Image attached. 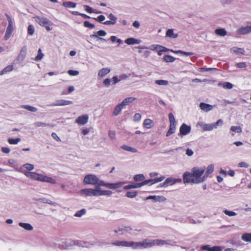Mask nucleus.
Segmentation results:
<instances>
[{
	"label": "nucleus",
	"instance_id": "de8ad7c7",
	"mask_svg": "<svg viewBox=\"0 0 251 251\" xmlns=\"http://www.w3.org/2000/svg\"><path fill=\"white\" fill-rule=\"evenodd\" d=\"M20 141L21 139L20 138H8L7 139L8 143L10 145H17Z\"/></svg>",
	"mask_w": 251,
	"mask_h": 251
},
{
	"label": "nucleus",
	"instance_id": "0e129e2a",
	"mask_svg": "<svg viewBox=\"0 0 251 251\" xmlns=\"http://www.w3.org/2000/svg\"><path fill=\"white\" fill-rule=\"evenodd\" d=\"M132 231L133 229L130 226H125V234L126 233L129 235H131Z\"/></svg>",
	"mask_w": 251,
	"mask_h": 251
},
{
	"label": "nucleus",
	"instance_id": "49530a36",
	"mask_svg": "<svg viewBox=\"0 0 251 251\" xmlns=\"http://www.w3.org/2000/svg\"><path fill=\"white\" fill-rule=\"evenodd\" d=\"M176 60V58L170 55H165L163 57V61L166 62H173Z\"/></svg>",
	"mask_w": 251,
	"mask_h": 251
},
{
	"label": "nucleus",
	"instance_id": "338daca9",
	"mask_svg": "<svg viewBox=\"0 0 251 251\" xmlns=\"http://www.w3.org/2000/svg\"><path fill=\"white\" fill-rule=\"evenodd\" d=\"M236 66L237 67L239 68H245L247 66V65L246 62H238L236 64Z\"/></svg>",
	"mask_w": 251,
	"mask_h": 251
},
{
	"label": "nucleus",
	"instance_id": "c03bdc74",
	"mask_svg": "<svg viewBox=\"0 0 251 251\" xmlns=\"http://www.w3.org/2000/svg\"><path fill=\"white\" fill-rule=\"evenodd\" d=\"M219 86L220 85H222L223 87L225 89H232L233 88V84L230 82H225L223 83H219V84H218Z\"/></svg>",
	"mask_w": 251,
	"mask_h": 251
},
{
	"label": "nucleus",
	"instance_id": "f8f14e48",
	"mask_svg": "<svg viewBox=\"0 0 251 251\" xmlns=\"http://www.w3.org/2000/svg\"><path fill=\"white\" fill-rule=\"evenodd\" d=\"M191 130V127L190 126L183 123L179 128V134L181 136H185L190 132Z\"/></svg>",
	"mask_w": 251,
	"mask_h": 251
},
{
	"label": "nucleus",
	"instance_id": "1a4fd4ad",
	"mask_svg": "<svg viewBox=\"0 0 251 251\" xmlns=\"http://www.w3.org/2000/svg\"><path fill=\"white\" fill-rule=\"evenodd\" d=\"M34 18L35 21L42 26H46V25H50V20L46 17L37 16Z\"/></svg>",
	"mask_w": 251,
	"mask_h": 251
},
{
	"label": "nucleus",
	"instance_id": "0eeeda50",
	"mask_svg": "<svg viewBox=\"0 0 251 251\" xmlns=\"http://www.w3.org/2000/svg\"><path fill=\"white\" fill-rule=\"evenodd\" d=\"M37 181L42 182H47L52 184H54L56 183V180L53 178L41 174H39Z\"/></svg>",
	"mask_w": 251,
	"mask_h": 251
},
{
	"label": "nucleus",
	"instance_id": "72a5a7b5",
	"mask_svg": "<svg viewBox=\"0 0 251 251\" xmlns=\"http://www.w3.org/2000/svg\"><path fill=\"white\" fill-rule=\"evenodd\" d=\"M176 130V124H170L169 129L166 133V136L169 137L174 133Z\"/></svg>",
	"mask_w": 251,
	"mask_h": 251
},
{
	"label": "nucleus",
	"instance_id": "774afa93",
	"mask_svg": "<svg viewBox=\"0 0 251 251\" xmlns=\"http://www.w3.org/2000/svg\"><path fill=\"white\" fill-rule=\"evenodd\" d=\"M84 26L85 27H88L90 28H93L95 26L94 24H91L89 22L87 21L84 22Z\"/></svg>",
	"mask_w": 251,
	"mask_h": 251
},
{
	"label": "nucleus",
	"instance_id": "412c9836",
	"mask_svg": "<svg viewBox=\"0 0 251 251\" xmlns=\"http://www.w3.org/2000/svg\"><path fill=\"white\" fill-rule=\"evenodd\" d=\"M201 249L207 251H222L220 247L216 246L211 247L209 245H204L201 247Z\"/></svg>",
	"mask_w": 251,
	"mask_h": 251
},
{
	"label": "nucleus",
	"instance_id": "bf43d9fd",
	"mask_svg": "<svg viewBox=\"0 0 251 251\" xmlns=\"http://www.w3.org/2000/svg\"><path fill=\"white\" fill-rule=\"evenodd\" d=\"M34 125L36 127L47 126H51L50 124H47V123H43V122H37L35 123Z\"/></svg>",
	"mask_w": 251,
	"mask_h": 251
},
{
	"label": "nucleus",
	"instance_id": "052dcab7",
	"mask_svg": "<svg viewBox=\"0 0 251 251\" xmlns=\"http://www.w3.org/2000/svg\"><path fill=\"white\" fill-rule=\"evenodd\" d=\"M168 116L170 124H176L175 118L173 113H169Z\"/></svg>",
	"mask_w": 251,
	"mask_h": 251
},
{
	"label": "nucleus",
	"instance_id": "473e14b6",
	"mask_svg": "<svg viewBox=\"0 0 251 251\" xmlns=\"http://www.w3.org/2000/svg\"><path fill=\"white\" fill-rule=\"evenodd\" d=\"M123 108V106L121 103L118 104L115 107V108L113 110V115L115 116L118 115L120 113Z\"/></svg>",
	"mask_w": 251,
	"mask_h": 251
},
{
	"label": "nucleus",
	"instance_id": "69168bd1",
	"mask_svg": "<svg viewBox=\"0 0 251 251\" xmlns=\"http://www.w3.org/2000/svg\"><path fill=\"white\" fill-rule=\"evenodd\" d=\"M176 53H181L184 55L186 56H190L194 54V53L192 52H187V51H184L181 50H178L176 51Z\"/></svg>",
	"mask_w": 251,
	"mask_h": 251
},
{
	"label": "nucleus",
	"instance_id": "f257e3e1",
	"mask_svg": "<svg viewBox=\"0 0 251 251\" xmlns=\"http://www.w3.org/2000/svg\"><path fill=\"white\" fill-rule=\"evenodd\" d=\"M205 167H195L192 169V173L193 175L195 180L199 181V183H201L205 181L206 176H202L205 171Z\"/></svg>",
	"mask_w": 251,
	"mask_h": 251
},
{
	"label": "nucleus",
	"instance_id": "6e6d98bb",
	"mask_svg": "<svg viewBox=\"0 0 251 251\" xmlns=\"http://www.w3.org/2000/svg\"><path fill=\"white\" fill-rule=\"evenodd\" d=\"M138 194V192L136 191H128L126 192V196L129 198H135Z\"/></svg>",
	"mask_w": 251,
	"mask_h": 251
},
{
	"label": "nucleus",
	"instance_id": "aec40b11",
	"mask_svg": "<svg viewBox=\"0 0 251 251\" xmlns=\"http://www.w3.org/2000/svg\"><path fill=\"white\" fill-rule=\"evenodd\" d=\"M24 175L28 178L37 181V178L39 176V174L34 172H24Z\"/></svg>",
	"mask_w": 251,
	"mask_h": 251
},
{
	"label": "nucleus",
	"instance_id": "4be33fe9",
	"mask_svg": "<svg viewBox=\"0 0 251 251\" xmlns=\"http://www.w3.org/2000/svg\"><path fill=\"white\" fill-rule=\"evenodd\" d=\"M147 200L152 199L154 201L163 202L166 200V199L163 196H149L147 197Z\"/></svg>",
	"mask_w": 251,
	"mask_h": 251
},
{
	"label": "nucleus",
	"instance_id": "4468645a",
	"mask_svg": "<svg viewBox=\"0 0 251 251\" xmlns=\"http://www.w3.org/2000/svg\"><path fill=\"white\" fill-rule=\"evenodd\" d=\"M88 118L87 114L81 115L75 120V123L79 125H84L88 122Z\"/></svg>",
	"mask_w": 251,
	"mask_h": 251
},
{
	"label": "nucleus",
	"instance_id": "423d86ee",
	"mask_svg": "<svg viewBox=\"0 0 251 251\" xmlns=\"http://www.w3.org/2000/svg\"><path fill=\"white\" fill-rule=\"evenodd\" d=\"M118 247H128L134 249V242L128 241H117L112 244Z\"/></svg>",
	"mask_w": 251,
	"mask_h": 251
},
{
	"label": "nucleus",
	"instance_id": "cd10ccee",
	"mask_svg": "<svg viewBox=\"0 0 251 251\" xmlns=\"http://www.w3.org/2000/svg\"><path fill=\"white\" fill-rule=\"evenodd\" d=\"M134 250L147 248L146 239L140 242H134Z\"/></svg>",
	"mask_w": 251,
	"mask_h": 251
},
{
	"label": "nucleus",
	"instance_id": "9d476101",
	"mask_svg": "<svg viewBox=\"0 0 251 251\" xmlns=\"http://www.w3.org/2000/svg\"><path fill=\"white\" fill-rule=\"evenodd\" d=\"M106 35V32L103 30H100L93 34L90 35V37L92 38H97L98 40H100L103 42H106V40L101 37L105 36Z\"/></svg>",
	"mask_w": 251,
	"mask_h": 251
},
{
	"label": "nucleus",
	"instance_id": "e2e57ef3",
	"mask_svg": "<svg viewBox=\"0 0 251 251\" xmlns=\"http://www.w3.org/2000/svg\"><path fill=\"white\" fill-rule=\"evenodd\" d=\"M224 213L229 216V217H232V216H236V213L235 212H234V211H229V210H227L226 209H225L224 210Z\"/></svg>",
	"mask_w": 251,
	"mask_h": 251
},
{
	"label": "nucleus",
	"instance_id": "e433bc0d",
	"mask_svg": "<svg viewBox=\"0 0 251 251\" xmlns=\"http://www.w3.org/2000/svg\"><path fill=\"white\" fill-rule=\"evenodd\" d=\"M166 36L170 38H176L178 37V34L174 33L173 29H169L166 32Z\"/></svg>",
	"mask_w": 251,
	"mask_h": 251
},
{
	"label": "nucleus",
	"instance_id": "a19ab883",
	"mask_svg": "<svg viewBox=\"0 0 251 251\" xmlns=\"http://www.w3.org/2000/svg\"><path fill=\"white\" fill-rule=\"evenodd\" d=\"M215 32L217 35L221 37H224L226 35V31L224 28L216 29Z\"/></svg>",
	"mask_w": 251,
	"mask_h": 251
},
{
	"label": "nucleus",
	"instance_id": "bb28decb",
	"mask_svg": "<svg viewBox=\"0 0 251 251\" xmlns=\"http://www.w3.org/2000/svg\"><path fill=\"white\" fill-rule=\"evenodd\" d=\"M110 72V69L109 68H104L99 71L98 76L100 78L104 77L106 75Z\"/></svg>",
	"mask_w": 251,
	"mask_h": 251
},
{
	"label": "nucleus",
	"instance_id": "37998d69",
	"mask_svg": "<svg viewBox=\"0 0 251 251\" xmlns=\"http://www.w3.org/2000/svg\"><path fill=\"white\" fill-rule=\"evenodd\" d=\"M21 107L33 112H35L37 111V109L36 107L29 105H22L21 106Z\"/></svg>",
	"mask_w": 251,
	"mask_h": 251
},
{
	"label": "nucleus",
	"instance_id": "7ed1b4c3",
	"mask_svg": "<svg viewBox=\"0 0 251 251\" xmlns=\"http://www.w3.org/2000/svg\"><path fill=\"white\" fill-rule=\"evenodd\" d=\"M182 177L184 184H199V181L195 180L192 172H184L183 174Z\"/></svg>",
	"mask_w": 251,
	"mask_h": 251
},
{
	"label": "nucleus",
	"instance_id": "ea45409f",
	"mask_svg": "<svg viewBox=\"0 0 251 251\" xmlns=\"http://www.w3.org/2000/svg\"><path fill=\"white\" fill-rule=\"evenodd\" d=\"M214 166L212 164H210L207 166L204 174V176H206V178L209 176V175L211 174L214 171Z\"/></svg>",
	"mask_w": 251,
	"mask_h": 251
},
{
	"label": "nucleus",
	"instance_id": "2eb2a0df",
	"mask_svg": "<svg viewBox=\"0 0 251 251\" xmlns=\"http://www.w3.org/2000/svg\"><path fill=\"white\" fill-rule=\"evenodd\" d=\"M176 242L172 241L170 240H155V245L157 246H163L165 245H170L171 246H176Z\"/></svg>",
	"mask_w": 251,
	"mask_h": 251
},
{
	"label": "nucleus",
	"instance_id": "5fc2aeb1",
	"mask_svg": "<svg viewBox=\"0 0 251 251\" xmlns=\"http://www.w3.org/2000/svg\"><path fill=\"white\" fill-rule=\"evenodd\" d=\"M147 248H151L155 245V240L146 239Z\"/></svg>",
	"mask_w": 251,
	"mask_h": 251
},
{
	"label": "nucleus",
	"instance_id": "2f4dec72",
	"mask_svg": "<svg viewBox=\"0 0 251 251\" xmlns=\"http://www.w3.org/2000/svg\"><path fill=\"white\" fill-rule=\"evenodd\" d=\"M13 70V66L12 65H8L5 67L3 69L0 71V75H2L9 72H11Z\"/></svg>",
	"mask_w": 251,
	"mask_h": 251
},
{
	"label": "nucleus",
	"instance_id": "c9c22d12",
	"mask_svg": "<svg viewBox=\"0 0 251 251\" xmlns=\"http://www.w3.org/2000/svg\"><path fill=\"white\" fill-rule=\"evenodd\" d=\"M115 234L117 235L125 234V226H119L113 230Z\"/></svg>",
	"mask_w": 251,
	"mask_h": 251
},
{
	"label": "nucleus",
	"instance_id": "a18cd8bd",
	"mask_svg": "<svg viewBox=\"0 0 251 251\" xmlns=\"http://www.w3.org/2000/svg\"><path fill=\"white\" fill-rule=\"evenodd\" d=\"M230 129L232 132L241 133L242 132V129L239 126H232Z\"/></svg>",
	"mask_w": 251,
	"mask_h": 251
},
{
	"label": "nucleus",
	"instance_id": "79ce46f5",
	"mask_svg": "<svg viewBox=\"0 0 251 251\" xmlns=\"http://www.w3.org/2000/svg\"><path fill=\"white\" fill-rule=\"evenodd\" d=\"M231 51L237 54H243L244 53V50L242 48H237L236 47H233L231 49Z\"/></svg>",
	"mask_w": 251,
	"mask_h": 251
},
{
	"label": "nucleus",
	"instance_id": "9b49d317",
	"mask_svg": "<svg viewBox=\"0 0 251 251\" xmlns=\"http://www.w3.org/2000/svg\"><path fill=\"white\" fill-rule=\"evenodd\" d=\"M73 103L71 100H55L53 103L49 105L50 106H65L70 105Z\"/></svg>",
	"mask_w": 251,
	"mask_h": 251
},
{
	"label": "nucleus",
	"instance_id": "f03ea898",
	"mask_svg": "<svg viewBox=\"0 0 251 251\" xmlns=\"http://www.w3.org/2000/svg\"><path fill=\"white\" fill-rule=\"evenodd\" d=\"M79 193L82 196L98 197V186H96L95 189L86 188L81 189Z\"/></svg>",
	"mask_w": 251,
	"mask_h": 251
},
{
	"label": "nucleus",
	"instance_id": "7c9ffc66",
	"mask_svg": "<svg viewBox=\"0 0 251 251\" xmlns=\"http://www.w3.org/2000/svg\"><path fill=\"white\" fill-rule=\"evenodd\" d=\"M136 100L135 98L134 97H128L126 99H125L122 102L120 103L123 105L124 107L125 105H126L130 103H132L133 101H134Z\"/></svg>",
	"mask_w": 251,
	"mask_h": 251
},
{
	"label": "nucleus",
	"instance_id": "6e6552de",
	"mask_svg": "<svg viewBox=\"0 0 251 251\" xmlns=\"http://www.w3.org/2000/svg\"><path fill=\"white\" fill-rule=\"evenodd\" d=\"M37 181L42 182H47L52 184H54L56 183V180L53 178L41 174H39Z\"/></svg>",
	"mask_w": 251,
	"mask_h": 251
},
{
	"label": "nucleus",
	"instance_id": "39448f33",
	"mask_svg": "<svg viewBox=\"0 0 251 251\" xmlns=\"http://www.w3.org/2000/svg\"><path fill=\"white\" fill-rule=\"evenodd\" d=\"M182 179L180 178H174L172 177H168L164 182L161 184V186L163 187H167L169 185H173L176 183H180Z\"/></svg>",
	"mask_w": 251,
	"mask_h": 251
},
{
	"label": "nucleus",
	"instance_id": "dca6fc26",
	"mask_svg": "<svg viewBox=\"0 0 251 251\" xmlns=\"http://www.w3.org/2000/svg\"><path fill=\"white\" fill-rule=\"evenodd\" d=\"M27 53V48L26 46H24L22 48L20 52L17 56V60L22 62L25 58Z\"/></svg>",
	"mask_w": 251,
	"mask_h": 251
},
{
	"label": "nucleus",
	"instance_id": "13d9d810",
	"mask_svg": "<svg viewBox=\"0 0 251 251\" xmlns=\"http://www.w3.org/2000/svg\"><path fill=\"white\" fill-rule=\"evenodd\" d=\"M133 179L136 181L143 180L145 179V176L143 174L136 175L134 176Z\"/></svg>",
	"mask_w": 251,
	"mask_h": 251
},
{
	"label": "nucleus",
	"instance_id": "5701e85b",
	"mask_svg": "<svg viewBox=\"0 0 251 251\" xmlns=\"http://www.w3.org/2000/svg\"><path fill=\"white\" fill-rule=\"evenodd\" d=\"M200 107L201 110L205 112H208L213 108V106L204 102H201L200 104Z\"/></svg>",
	"mask_w": 251,
	"mask_h": 251
},
{
	"label": "nucleus",
	"instance_id": "4d7b16f0",
	"mask_svg": "<svg viewBox=\"0 0 251 251\" xmlns=\"http://www.w3.org/2000/svg\"><path fill=\"white\" fill-rule=\"evenodd\" d=\"M22 167L25 168L29 171L28 172L33 170L34 168V165L30 163H25L22 166Z\"/></svg>",
	"mask_w": 251,
	"mask_h": 251
},
{
	"label": "nucleus",
	"instance_id": "4c0bfd02",
	"mask_svg": "<svg viewBox=\"0 0 251 251\" xmlns=\"http://www.w3.org/2000/svg\"><path fill=\"white\" fill-rule=\"evenodd\" d=\"M36 200L37 201L41 202L42 203L50 204L51 205H55V202L52 201L50 199H46V198H45L37 199H36Z\"/></svg>",
	"mask_w": 251,
	"mask_h": 251
},
{
	"label": "nucleus",
	"instance_id": "c85d7f7f",
	"mask_svg": "<svg viewBox=\"0 0 251 251\" xmlns=\"http://www.w3.org/2000/svg\"><path fill=\"white\" fill-rule=\"evenodd\" d=\"M141 40L139 39H136L134 38H129L125 40V43L127 45H134L139 44L141 43Z\"/></svg>",
	"mask_w": 251,
	"mask_h": 251
},
{
	"label": "nucleus",
	"instance_id": "a878e982",
	"mask_svg": "<svg viewBox=\"0 0 251 251\" xmlns=\"http://www.w3.org/2000/svg\"><path fill=\"white\" fill-rule=\"evenodd\" d=\"M143 125L145 128L150 129L154 126V122L150 119H146L144 121Z\"/></svg>",
	"mask_w": 251,
	"mask_h": 251
},
{
	"label": "nucleus",
	"instance_id": "f3484780",
	"mask_svg": "<svg viewBox=\"0 0 251 251\" xmlns=\"http://www.w3.org/2000/svg\"><path fill=\"white\" fill-rule=\"evenodd\" d=\"M93 245V244L88 242L81 240H76L75 246L82 248H90Z\"/></svg>",
	"mask_w": 251,
	"mask_h": 251
},
{
	"label": "nucleus",
	"instance_id": "f704fd0d",
	"mask_svg": "<svg viewBox=\"0 0 251 251\" xmlns=\"http://www.w3.org/2000/svg\"><path fill=\"white\" fill-rule=\"evenodd\" d=\"M121 148L125 151H130V152H131L133 153H136V152H137V151H138L136 149L133 148V147H129V146H128L127 145H124L122 146Z\"/></svg>",
	"mask_w": 251,
	"mask_h": 251
},
{
	"label": "nucleus",
	"instance_id": "3c124183",
	"mask_svg": "<svg viewBox=\"0 0 251 251\" xmlns=\"http://www.w3.org/2000/svg\"><path fill=\"white\" fill-rule=\"evenodd\" d=\"M125 183L126 182L124 181H120V182H118L117 183H114V186H113V189L114 190L116 189L117 192H121V190H117V189L121 187L123 185L125 184Z\"/></svg>",
	"mask_w": 251,
	"mask_h": 251
},
{
	"label": "nucleus",
	"instance_id": "09e8293b",
	"mask_svg": "<svg viewBox=\"0 0 251 251\" xmlns=\"http://www.w3.org/2000/svg\"><path fill=\"white\" fill-rule=\"evenodd\" d=\"M44 54L42 52V50L41 49H39L38 50V53L37 56L35 57L34 60L36 61H40L44 57Z\"/></svg>",
	"mask_w": 251,
	"mask_h": 251
},
{
	"label": "nucleus",
	"instance_id": "6ab92c4d",
	"mask_svg": "<svg viewBox=\"0 0 251 251\" xmlns=\"http://www.w3.org/2000/svg\"><path fill=\"white\" fill-rule=\"evenodd\" d=\"M76 240H66L62 242L61 246L64 249H67L70 247L75 246Z\"/></svg>",
	"mask_w": 251,
	"mask_h": 251
},
{
	"label": "nucleus",
	"instance_id": "b1692460",
	"mask_svg": "<svg viewBox=\"0 0 251 251\" xmlns=\"http://www.w3.org/2000/svg\"><path fill=\"white\" fill-rule=\"evenodd\" d=\"M13 31V25H8L4 35V39L7 40L10 37Z\"/></svg>",
	"mask_w": 251,
	"mask_h": 251
},
{
	"label": "nucleus",
	"instance_id": "ddd939ff",
	"mask_svg": "<svg viewBox=\"0 0 251 251\" xmlns=\"http://www.w3.org/2000/svg\"><path fill=\"white\" fill-rule=\"evenodd\" d=\"M197 126L201 127L204 131H211L214 128L213 123L206 124L203 122H199Z\"/></svg>",
	"mask_w": 251,
	"mask_h": 251
},
{
	"label": "nucleus",
	"instance_id": "8fccbe9b",
	"mask_svg": "<svg viewBox=\"0 0 251 251\" xmlns=\"http://www.w3.org/2000/svg\"><path fill=\"white\" fill-rule=\"evenodd\" d=\"M242 239L246 242H251V233H244L242 235Z\"/></svg>",
	"mask_w": 251,
	"mask_h": 251
},
{
	"label": "nucleus",
	"instance_id": "680f3d73",
	"mask_svg": "<svg viewBox=\"0 0 251 251\" xmlns=\"http://www.w3.org/2000/svg\"><path fill=\"white\" fill-rule=\"evenodd\" d=\"M35 31L34 27L33 25H30L27 28L28 34L30 35H32Z\"/></svg>",
	"mask_w": 251,
	"mask_h": 251
},
{
	"label": "nucleus",
	"instance_id": "393cba45",
	"mask_svg": "<svg viewBox=\"0 0 251 251\" xmlns=\"http://www.w3.org/2000/svg\"><path fill=\"white\" fill-rule=\"evenodd\" d=\"M112 192L109 190H102L99 186H98V197L101 196H110Z\"/></svg>",
	"mask_w": 251,
	"mask_h": 251
},
{
	"label": "nucleus",
	"instance_id": "a211bd4d",
	"mask_svg": "<svg viewBox=\"0 0 251 251\" xmlns=\"http://www.w3.org/2000/svg\"><path fill=\"white\" fill-rule=\"evenodd\" d=\"M237 33L240 35H245L251 32V26H243L239 28Z\"/></svg>",
	"mask_w": 251,
	"mask_h": 251
},
{
	"label": "nucleus",
	"instance_id": "603ef678",
	"mask_svg": "<svg viewBox=\"0 0 251 251\" xmlns=\"http://www.w3.org/2000/svg\"><path fill=\"white\" fill-rule=\"evenodd\" d=\"M155 83L158 85L167 86L169 84V82L166 80H156Z\"/></svg>",
	"mask_w": 251,
	"mask_h": 251
},
{
	"label": "nucleus",
	"instance_id": "20e7f679",
	"mask_svg": "<svg viewBox=\"0 0 251 251\" xmlns=\"http://www.w3.org/2000/svg\"><path fill=\"white\" fill-rule=\"evenodd\" d=\"M98 177L94 175L89 174L86 175L83 179V183L85 184L96 185L97 184Z\"/></svg>",
	"mask_w": 251,
	"mask_h": 251
},
{
	"label": "nucleus",
	"instance_id": "c756f323",
	"mask_svg": "<svg viewBox=\"0 0 251 251\" xmlns=\"http://www.w3.org/2000/svg\"><path fill=\"white\" fill-rule=\"evenodd\" d=\"M19 226L27 231H31L33 229L32 226L29 223L20 222Z\"/></svg>",
	"mask_w": 251,
	"mask_h": 251
},
{
	"label": "nucleus",
	"instance_id": "864d4df0",
	"mask_svg": "<svg viewBox=\"0 0 251 251\" xmlns=\"http://www.w3.org/2000/svg\"><path fill=\"white\" fill-rule=\"evenodd\" d=\"M86 210L83 208L80 210L77 211L75 214V216L76 217H81L86 213Z\"/></svg>",
	"mask_w": 251,
	"mask_h": 251
},
{
	"label": "nucleus",
	"instance_id": "58836bf2",
	"mask_svg": "<svg viewBox=\"0 0 251 251\" xmlns=\"http://www.w3.org/2000/svg\"><path fill=\"white\" fill-rule=\"evenodd\" d=\"M62 5L67 8H75L76 6V3L72 1H66L63 2Z\"/></svg>",
	"mask_w": 251,
	"mask_h": 251
}]
</instances>
